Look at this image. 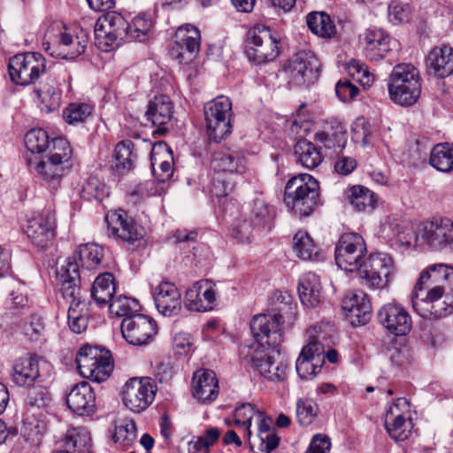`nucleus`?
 <instances>
[{"mask_svg":"<svg viewBox=\"0 0 453 453\" xmlns=\"http://www.w3.org/2000/svg\"><path fill=\"white\" fill-rule=\"evenodd\" d=\"M388 89L390 99L400 105L414 104L421 94V78L418 70L411 64L396 65L388 78Z\"/></svg>","mask_w":453,"mask_h":453,"instance_id":"nucleus-3","label":"nucleus"},{"mask_svg":"<svg viewBox=\"0 0 453 453\" xmlns=\"http://www.w3.org/2000/svg\"><path fill=\"white\" fill-rule=\"evenodd\" d=\"M25 145L31 152L30 156L45 152L50 148L48 133L42 128L31 129L25 135Z\"/></svg>","mask_w":453,"mask_h":453,"instance_id":"nucleus-53","label":"nucleus"},{"mask_svg":"<svg viewBox=\"0 0 453 453\" xmlns=\"http://www.w3.org/2000/svg\"><path fill=\"white\" fill-rule=\"evenodd\" d=\"M388 12L389 20L397 25L409 20L411 11L408 4L393 0L388 4Z\"/></svg>","mask_w":453,"mask_h":453,"instance_id":"nucleus-61","label":"nucleus"},{"mask_svg":"<svg viewBox=\"0 0 453 453\" xmlns=\"http://www.w3.org/2000/svg\"><path fill=\"white\" fill-rule=\"evenodd\" d=\"M274 218V209L263 198L257 197L253 200L249 219L257 226V228L270 227Z\"/></svg>","mask_w":453,"mask_h":453,"instance_id":"nucleus-46","label":"nucleus"},{"mask_svg":"<svg viewBox=\"0 0 453 453\" xmlns=\"http://www.w3.org/2000/svg\"><path fill=\"white\" fill-rule=\"evenodd\" d=\"M90 302L74 301L69 303L67 311V321L69 328L75 334L86 331L90 316Z\"/></svg>","mask_w":453,"mask_h":453,"instance_id":"nucleus-39","label":"nucleus"},{"mask_svg":"<svg viewBox=\"0 0 453 453\" xmlns=\"http://www.w3.org/2000/svg\"><path fill=\"white\" fill-rule=\"evenodd\" d=\"M319 184L311 175L301 173L287 182L284 202L295 215L310 216L319 206Z\"/></svg>","mask_w":453,"mask_h":453,"instance_id":"nucleus-2","label":"nucleus"},{"mask_svg":"<svg viewBox=\"0 0 453 453\" xmlns=\"http://www.w3.org/2000/svg\"><path fill=\"white\" fill-rule=\"evenodd\" d=\"M27 401L30 406L42 408L49 405L51 399L50 393L45 388L35 387L28 391Z\"/></svg>","mask_w":453,"mask_h":453,"instance_id":"nucleus-64","label":"nucleus"},{"mask_svg":"<svg viewBox=\"0 0 453 453\" xmlns=\"http://www.w3.org/2000/svg\"><path fill=\"white\" fill-rule=\"evenodd\" d=\"M35 93L41 100L42 109L47 112L58 110L61 104V92L57 81L50 79L35 89Z\"/></svg>","mask_w":453,"mask_h":453,"instance_id":"nucleus-41","label":"nucleus"},{"mask_svg":"<svg viewBox=\"0 0 453 453\" xmlns=\"http://www.w3.org/2000/svg\"><path fill=\"white\" fill-rule=\"evenodd\" d=\"M319 68V61L313 53L300 51L285 64L283 71L289 84L306 87L318 81Z\"/></svg>","mask_w":453,"mask_h":453,"instance_id":"nucleus-10","label":"nucleus"},{"mask_svg":"<svg viewBox=\"0 0 453 453\" xmlns=\"http://www.w3.org/2000/svg\"><path fill=\"white\" fill-rule=\"evenodd\" d=\"M136 437V426L133 419L124 418L115 421V429L112 434L115 443H119L124 449H127L134 444Z\"/></svg>","mask_w":453,"mask_h":453,"instance_id":"nucleus-45","label":"nucleus"},{"mask_svg":"<svg viewBox=\"0 0 453 453\" xmlns=\"http://www.w3.org/2000/svg\"><path fill=\"white\" fill-rule=\"evenodd\" d=\"M193 395L203 403H210L219 395V383L211 370L196 371L192 379Z\"/></svg>","mask_w":453,"mask_h":453,"instance_id":"nucleus-30","label":"nucleus"},{"mask_svg":"<svg viewBox=\"0 0 453 453\" xmlns=\"http://www.w3.org/2000/svg\"><path fill=\"white\" fill-rule=\"evenodd\" d=\"M105 221L109 234L121 241L127 250L135 251L146 247L144 228L135 223L124 210L109 211Z\"/></svg>","mask_w":453,"mask_h":453,"instance_id":"nucleus-5","label":"nucleus"},{"mask_svg":"<svg viewBox=\"0 0 453 453\" xmlns=\"http://www.w3.org/2000/svg\"><path fill=\"white\" fill-rule=\"evenodd\" d=\"M315 141L322 143L326 149H339L341 151L347 142L346 130L340 123L326 126L324 130L316 133Z\"/></svg>","mask_w":453,"mask_h":453,"instance_id":"nucleus-40","label":"nucleus"},{"mask_svg":"<svg viewBox=\"0 0 453 453\" xmlns=\"http://www.w3.org/2000/svg\"><path fill=\"white\" fill-rule=\"evenodd\" d=\"M421 237L434 250L453 248V220L449 218H434L424 224Z\"/></svg>","mask_w":453,"mask_h":453,"instance_id":"nucleus-19","label":"nucleus"},{"mask_svg":"<svg viewBox=\"0 0 453 453\" xmlns=\"http://www.w3.org/2000/svg\"><path fill=\"white\" fill-rule=\"evenodd\" d=\"M207 133L211 140L220 142L232 132L233 110L231 100L219 96L204 105Z\"/></svg>","mask_w":453,"mask_h":453,"instance_id":"nucleus-8","label":"nucleus"},{"mask_svg":"<svg viewBox=\"0 0 453 453\" xmlns=\"http://www.w3.org/2000/svg\"><path fill=\"white\" fill-rule=\"evenodd\" d=\"M389 36L382 29L368 28L363 35L364 53L371 61L383 59L390 50Z\"/></svg>","mask_w":453,"mask_h":453,"instance_id":"nucleus-32","label":"nucleus"},{"mask_svg":"<svg viewBox=\"0 0 453 453\" xmlns=\"http://www.w3.org/2000/svg\"><path fill=\"white\" fill-rule=\"evenodd\" d=\"M219 437L220 431L216 427H211L205 431L203 436L194 437L188 443L189 449L195 450L196 453H207L209 448L214 445Z\"/></svg>","mask_w":453,"mask_h":453,"instance_id":"nucleus-56","label":"nucleus"},{"mask_svg":"<svg viewBox=\"0 0 453 453\" xmlns=\"http://www.w3.org/2000/svg\"><path fill=\"white\" fill-rule=\"evenodd\" d=\"M88 42V35L81 31L75 35L60 32L52 42H46L45 50L52 57L62 59H74L84 53Z\"/></svg>","mask_w":453,"mask_h":453,"instance_id":"nucleus-18","label":"nucleus"},{"mask_svg":"<svg viewBox=\"0 0 453 453\" xmlns=\"http://www.w3.org/2000/svg\"><path fill=\"white\" fill-rule=\"evenodd\" d=\"M200 32L192 25L179 27L175 33V42L171 55L180 64L191 62L200 50Z\"/></svg>","mask_w":453,"mask_h":453,"instance_id":"nucleus-20","label":"nucleus"},{"mask_svg":"<svg viewBox=\"0 0 453 453\" xmlns=\"http://www.w3.org/2000/svg\"><path fill=\"white\" fill-rule=\"evenodd\" d=\"M311 31L324 38H330L335 34V27L330 17L324 12H311L306 17Z\"/></svg>","mask_w":453,"mask_h":453,"instance_id":"nucleus-48","label":"nucleus"},{"mask_svg":"<svg viewBox=\"0 0 453 453\" xmlns=\"http://www.w3.org/2000/svg\"><path fill=\"white\" fill-rule=\"evenodd\" d=\"M284 319L279 312L257 314L250 322V330L255 338L252 343L265 347H279L283 341Z\"/></svg>","mask_w":453,"mask_h":453,"instance_id":"nucleus-15","label":"nucleus"},{"mask_svg":"<svg viewBox=\"0 0 453 453\" xmlns=\"http://www.w3.org/2000/svg\"><path fill=\"white\" fill-rule=\"evenodd\" d=\"M76 364L81 375L95 382L106 380L114 367L110 350L91 345H84L80 349Z\"/></svg>","mask_w":453,"mask_h":453,"instance_id":"nucleus-4","label":"nucleus"},{"mask_svg":"<svg viewBox=\"0 0 453 453\" xmlns=\"http://www.w3.org/2000/svg\"><path fill=\"white\" fill-rule=\"evenodd\" d=\"M257 226L247 217L237 220L231 229V235L242 243H250L254 240V231Z\"/></svg>","mask_w":453,"mask_h":453,"instance_id":"nucleus-55","label":"nucleus"},{"mask_svg":"<svg viewBox=\"0 0 453 453\" xmlns=\"http://www.w3.org/2000/svg\"><path fill=\"white\" fill-rule=\"evenodd\" d=\"M108 305L111 314L116 317H124V319L139 314L141 309L136 299L125 296L113 298Z\"/></svg>","mask_w":453,"mask_h":453,"instance_id":"nucleus-52","label":"nucleus"},{"mask_svg":"<svg viewBox=\"0 0 453 453\" xmlns=\"http://www.w3.org/2000/svg\"><path fill=\"white\" fill-rule=\"evenodd\" d=\"M426 65L437 77L449 76L453 73V48L449 45L434 48L428 54Z\"/></svg>","mask_w":453,"mask_h":453,"instance_id":"nucleus-34","label":"nucleus"},{"mask_svg":"<svg viewBox=\"0 0 453 453\" xmlns=\"http://www.w3.org/2000/svg\"><path fill=\"white\" fill-rule=\"evenodd\" d=\"M66 404L78 415L91 414L96 405V395L92 387L87 381L76 384L66 395Z\"/></svg>","mask_w":453,"mask_h":453,"instance_id":"nucleus-29","label":"nucleus"},{"mask_svg":"<svg viewBox=\"0 0 453 453\" xmlns=\"http://www.w3.org/2000/svg\"><path fill=\"white\" fill-rule=\"evenodd\" d=\"M46 68V60L37 52L17 54L9 60L8 70L11 80L17 85L28 86L35 83Z\"/></svg>","mask_w":453,"mask_h":453,"instance_id":"nucleus-9","label":"nucleus"},{"mask_svg":"<svg viewBox=\"0 0 453 453\" xmlns=\"http://www.w3.org/2000/svg\"><path fill=\"white\" fill-rule=\"evenodd\" d=\"M257 414L255 407L250 403H244L237 407L234 411V423L238 426L243 427L249 438L251 435L250 426L253 416Z\"/></svg>","mask_w":453,"mask_h":453,"instance_id":"nucleus-60","label":"nucleus"},{"mask_svg":"<svg viewBox=\"0 0 453 453\" xmlns=\"http://www.w3.org/2000/svg\"><path fill=\"white\" fill-rule=\"evenodd\" d=\"M152 27V20L145 14L135 16L131 23H128L127 42L133 41L144 42L149 38Z\"/></svg>","mask_w":453,"mask_h":453,"instance_id":"nucleus-50","label":"nucleus"},{"mask_svg":"<svg viewBox=\"0 0 453 453\" xmlns=\"http://www.w3.org/2000/svg\"><path fill=\"white\" fill-rule=\"evenodd\" d=\"M62 441L64 446L68 449H73L78 453H92L90 434L83 427H72L68 429Z\"/></svg>","mask_w":453,"mask_h":453,"instance_id":"nucleus-42","label":"nucleus"},{"mask_svg":"<svg viewBox=\"0 0 453 453\" xmlns=\"http://www.w3.org/2000/svg\"><path fill=\"white\" fill-rule=\"evenodd\" d=\"M240 356L268 380L280 382L287 377L288 364L278 347H265L260 343L243 344L240 348Z\"/></svg>","mask_w":453,"mask_h":453,"instance_id":"nucleus-1","label":"nucleus"},{"mask_svg":"<svg viewBox=\"0 0 453 453\" xmlns=\"http://www.w3.org/2000/svg\"><path fill=\"white\" fill-rule=\"evenodd\" d=\"M55 217L49 212L29 219L25 232L34 245L45 248L55 237Z\"/></svg>","mask_w":453,"mask_h":453,"instance_id":"nucleus-25","label":"nucleus"},{"mask_svg":"<svg viewBox=\"0 0 453 453\" xmlns=\"http://www.w3.org/2000/svg\"><path fill=\"white\" fill-rule=\"evenodd\" d=\"M60 280V293L64 299L71 303H74V301H86L82 298L81 288L79 287L78 282L75 280Z\"/></svg>","mask_w":453,"mask_h":453,"instance_id":"nucleus-63","label":"nucleus"},{"mask_svg":"<svg viewBox=\"0 0 453 453\" xmlns=\"http://www.w3.org/2000/svg\"><path fill=\"white\" fill-rule=\"evenodd\" d=\"M453 282V267L446 264H434L429 265L423 271L414 287L412 292L427 291L434 288H440L441 291H445L450 288Z\"/></svg>","mask_w":453,"mask_h":453,"instance_id":"nucleus-24","label":"nucleus"},{"mask_svg":"<svg viewBox=\"0 0 453 453\" xmlns=\"http://www.w3.org/2000/svg\"><path fill=\"white\" fill-rule=\"evenodd\" d=\"M133 149L134 143L130 140L121 141L116 145L113 167L117 173L123 174L132 169L135 158Z\"/></svg>","mask_w":453,"mask_h":453,"instance_id":"nucleus-44","label":"nucleus"},{"mask_svg":"<svg viewBox=\"0 0 453 453\" xmlns=\"http://www.w3.org/2000/svg\"><path fill=\"white\" fill-rule=\"evenodd\" d=\"M250 61L264 64L273 61L280 53L279 42L265 26H256L248 33L246 50Z\"/></svg>","mask_w":453,"mask_h":453,"instance_id":"nucleus-12","label":"nucleus"},{"mask_svg":"<svg viewBox=\"0 0 453 453\" xmlns=\"http://www.w3.org/2000/svg\"><path fill=\"white\" fill-rule=\"evenodd\" d=\"M92 112V106L84 103H73L64 111L63 117L69 124L83 122Z\"/></svg>","mask_w":453,"mask_h":453,"instance_id":"nucleus-57","label":"nucleus"},{"mask_svg":"<svg viewBox=\"0 0 453 453\" xmlns=\"http://www.w3.org/2000/svg\"><path fill=\"white\" fill-rule=\"evenodd\" d=\"M77 255L82 268L93 270L101 264L104 249L94 243H87L79 247Z\"/></svg>","mask_w":453,"mask_h":453,"instance_id":"nucleus-51","label":"nucleus"},{"mask_svg":"<svg viewBox=\"0 0 453 453\" xmlns=\"http://www.w3.org/2000/svg\"><path fill=\"white\" fill-rule=\"evenodd\" d=\"M173 113V103L168 96L161 95L156 96L149 102L145 116L153 126L158 127L155 133L163 134L166 131L165 125L172 119Z\"/></svg>","mask_w":453,"mask_h":453,"instance_id":"nucleus-31","label":"nucleus"},{"mask_svg":"<svg viewBox=\"0 0 453 453\" xmlns=\"http://www.w3.org/2000/svg\"><path fill=\"white\" fill-rule=\"evenodd\" d=\"M400 246L409 248L417 240L413 226L410 224H398L393 229Z\"/></svg>","mask_w":453,"mask_h":453,"instance_id":"nucleus-62","label":"nucleus"},{"mask_svg":"<svg viewBox=\"0 0 453 453\" xmlns=\"http://www.w3.org/2000/svg\"><path fill=\"white\" fill-rule=\"evenodd\" d=\"M319 413V406L311 398H299L296 401V418L300 425H311Z\"/></svg>","mask_w":453,"mask_h":453,"instance_id":"nucleus-54","label":"nucleus"},{"mask_svg":"<svg viewBox=\"0 0 453 453\" xmlns=\"http://www.w3.org/2000/svg\"><path fill=\"white\" fill-rule=\"evenodd\" d=\"M157 387L150 377L132 378L124 385L122 401L133 412L145 411L154 401Z\"/></svg>","mask_w":453,"mask_h":453,"instance_id":"nucleus-14","label":"nucleus"},{"mask_svg":"<svg viewBox=\"0 0 453 453\" xmlns=\"http://www.w3.org/2000/svg\"><path fill=\"white\" fill-rule=\"evenodd\" d=\"M81 193L88 199L103 201L109 196V188L97 178L91 177L84 183Z\"/></svg>","mask_w":453,"mask_h":453,"instance_id":"nucleus-58","label":"nucleus"},{"mask_svg":"<svg viewBox=\"0 0 453 453\" xmlns=\"http://www.w3.org/2000/svg\"><path fill=\"white\" fill-rule=\"evenodd\" d=\"M13 382L21 387L32 386L39 378V360L36 356L27 354L18 358L12 368Z\"/></svg>","mask_w":453,"mask_h":453,"instance_id":"nucleus-33","label":"nucleus"},{"mask_svg":"<svg viewBox=\"0 0 453 453\" xmlns=\"http://www.w3.org/2000/svg\"><path fill=\"white\" fill-rule=\"evenodd\" d=\"M49 156L65 164L72 158V149L69 142L64 138H54L50 141V148L48 149Z\"/></svg>","mask_w":453,"mask_h":453,"instance_id":"nucleus-59","label":"nucleus"},{"mask_svg":"<svg viewBox=\"0 0 453 453\" xmlns=\"http://www.w3.org/2000/svg\"><path fill=\"white\" fill-rule=\"evenodd\" d=\"M26 161L31 171L46 181L52 188H56L65 170V164L56 160L49 155L42 159L35 156H27Z\"/></svg>","mask_w":453,"mask_h":453,"instance_id":"nucleus-27","label":"nucleus"},{"mask_svg":"<svg viewBox=\"0 0 453 453\" xmlns=\"http://www.w3.org/2000/svg\"><path fill=\"white\" fill-rule=\"evenodd\" d=\"M349 201L357 211L372 210L377 203L375 194L364 186H353L349 189Z\"/></svg>","mask_w":453,"mask_h":453,"instance_id":"nucleus-47","label":"nucleus"},{"mask_svg":"<svg viewBox=\"0 0 453 453\" xmlns=\"http://www.w3.org/2000/svg\"><path fill=\"white\" fill-rule=\"evenodd\" d=\"M377 315L380 324L396 336L406 335L412 328L411 317L402 304L386 303L378 311Z\"/></svg>","mask_w":453,"mask_h":453,"instance_id":"nucleus-21","label":"nucleus"},{"mask_svg":"<svg viewBox=\"0 0 453 453\" xmlns=\"http://www.w3.org/2000/svg\"><path fill=\"white\" fill-rule=\"evenodd\" d=\"M128 22L119 12H111L99 17L95 24V42L103 51H110L127 42Z\"/></svg>","mask_w":453,"mask_h":453,"instance_id":"nucleus-7","label":"nucleus"},{"mask_svg":"<svg viewBox=\"0 0 453 453\" xmlns=\"http://www.w3.org/2000/svg\"><path fill=\"white\" fill-rule=\"evenodd\" d=\"M297 162L303 167L314 169L323 161V155L313 142L305 139H299L294 147Z\"/></svg>","mask_w":453,"mask_h":453,"instance_id":"nucleus-37","label":"nucleus"},{"mask_svg":"<svg viewBox=\"0 0 453 453\" xmlns=\"http://www.w3.org/2000/svg\"><path fill=\"white\" fill-rule=\"evenodd\" d=\"M293 249L303 260H311L319 256V248L305 231H298L293 238Z\"/></svg>","mask_w":453,"mask_h":453,"instance_id":"nucleus-49","label":"nucleus"},{"mask_svg":"<svg viewBox=\"0 0 453 453\" xmlns=\"http://www.w3.org/2000/svg\"><path fill=\"white\" fill-rule=\"evenodd\" d=\"M444 291L434 288L426 292L425 297H420V292H412L411 303L414 311L422 318L438 319L453 312V289L441 300Z\"/></svg>","mask_w":453,"mask_h":453,"instance_id":"nucleus-11","label":"nucleus"},{"mask_svg":"<svg viewBox=\"0 0 453 453\" xmlns=\"http://www.w3.org/2000/svg\"><path fill=\"white\" fill-rule=\"evenodd\" d=\"M298 293L301 302L311 307L319 304L323 299L320 280L313 273H305L300 280Z\"/></svg>","mask_w":453,"mask_h":453,"instance_id":"nucleus-35","label":"nucleus"},{"mask_svg":"<svg viewBox=\"0 0 453 453\" xmlns=\"http://www.w3.org/2000/svg\"><path fill=\"white\" fill-rule=\"evenodd\" d=\"M180 292L171 282L160 283L154 290V301L157 311L164 316L176 315L181 309Z\"/></svg>","mask_w":453,"mask_h":453,"instance_id":"nucleus-28","label":"nucleus"},{"mask_svg":"<svg viewBox=\"0 0 453 453\" xmlns=\"http://www.w3.org/2000/svg\"><path fill=\"white\" fill-rule=\"evenodd\" d=\"M366 252L365 242L360 234H345L340 238L335 247L336 265L342 270L356 272L365 259Z\"/></svg>","mask_w":453,"mask_h":453,"instance_id":"nucleus-13","label":"nucleus"},{"mask_svg":"<svg viewBox=\"0 0 453 453\" xmlns=\"http://www.w3.org/2000/svg\"><path fill=\"white\" fill-rule=\"evenodd\" d=\"M116 282L112 273L98 275L91 288V296L99 306L108 305L114 298Z\"/></svg>","mask_w":453,"mask_h":453,"instance_id":"nucleus-36","label":"nucleus"},{"mask_svg":"<svg viewBox=\"0 0 453 453\" xmlns=\"http://www.w3.org/2000/svg\"><path fill=\"white\" fill-rule=\"evenodd\" d=\"M323 353V345L316 340L303 346L296 364L297 374L302 380H311L320 372Z\"/></svg>","mask_w":453,"mask_h":453,"instance_id":"nucleus-23","label":"nucleus"},{"mask_svg":"<svg viewBox=\"0 0 453 453\" xmlns=\"http://www.w3.org/2000/svg\"><path fill=\"white\" fill-rule=\"evenodd\" d=\"M185 299V306L189 311H211L217 305L215 284L209 280H198L186 291Z\"/></svg>","mask_w":453,"mask_h":453,"instance_id":"nucleus-22","label":"nucleus"},{"mask_svg":"<svg viewBox=\"0 0 453 453\" xmlns=\"http://www.w3.org/2000/svg\"><path fill=\"white\" fill-rule=\"evenodd\" d=\"M430 165L436 170L449 173L453 170V143L444 142L434 146L430 153Z\"/></svg>","mask_w":453,"mask_h":453,"instance_id":"nucleus-43","label":"nucleus"},{"mask_svg":"<svg viewBox=\"0 0 453 453\" xmlns=\"http://www.w3.org/2000/svg\"><path fill=\"white\" fill-rule=\"evenodd\" d=\"M342 309L353 326H363L369 322L372 304L363 291L351 293L342 300Z\"/></svg>","mask_w":453,"mask_h":453,"instance_id":"nucleus-26","label":"nucleus"},{"mask_svg":"<svg viewBox=\"0 0 453 453\" xmlns=\"http://www.w3.org/2000/svg\"><path fill=\"white\" fill-rule=\"evenodd\" d=\"M212 167L216 173H242L245 172V158L238 152H219L212 160Z\"/></svg>","mask_w":453,"mask_h":453,"instance_id":"nucleus-38","label":"nucleus"},{"mask_svg":"<svg viewBox=\"0 0 453 453\" xmlns=\"http://www.w3.org/2000/svg\"><path fill=\"white\" fill-rule=\"evenodd\" d=\"M410 411V403L404 397L397 398L386 411L385 428L395 441H404L411 434L413 426Z\"/></svg>","mask_w":453,"mask_h":453,"instance_id":"nucleus-16","label":"nucleus"},{"mask_svg":"<svg viewBox=\"0 0 453 453\" xmlns=\"http://www.w3.org/2000/svg\"><path fill=\"white\" fill-rule=\"evenodd\" d=\"M120 327L123 338L129 344L137 346L148 343L157 332L156 321L141 313L123 319Z\"/></svg>","mask_w":453,"mask_h":453,"instance_id":"nucleus-17","label":"nucleus"},{"mask_svg":"<svg viewBox=\"0 0 453 453\" xmlns=\"http://www.w3.org/2000/svg\"><path fill=\"white\" fill-rule=\"evenodd\" d=\"M362 284L371 290H381L389 285L395 265L386 253H371L357 269Z\"/></svg>","mask_w":453,"mask_h":453,"instance_id":"nucleus-6","label":"nucleus"}]
</instances>
